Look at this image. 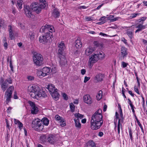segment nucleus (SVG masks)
Here are the masks:
<instances>
[{
  "mask_svg": "<svg viewBox=\"0 0 147 147\" xmlns=\"http://www.w3.org/2000/svg\"><path fill=\"white\" fill-rule=\"evenodd\" d=\"M55 32L53 26L46 24L42 26L40 30L41 33H45L44 35L40 36L39 38L40 42L44 44H49L52 41L53 37V32Z\"/></svg>",
  "mask_w": 147,
  "mask_h": 147,
  "instance_id": "f257e3e1",
  "label": "nucleus"
},
{
  "mask_svg": "<svg viewBox=\"0 0 147 147\" xmlns=\"http://www.w3.org/2000/svg\"><path fill=\"white\" fill-rule=\"evenodd\" d=\"M102 110L100 109L97 110L92 115L91 120V127L93 130L100 128L103 123Z\"/></svg>",
  "mask_w": 147,
  "mask_h": 147,
  "instance_id": "f03ea898",
  "label": "nucleus"
},
{
  "mask_svg": "<svg viewBox=\"0 0 147 147\" xmlns=\"http://www.w3.org/2000/svg\"><path fill=\"white\" fill-rule=\"evenodd\" d=\"M28 91L30 92L29 94L31 97L34 98H37L41 97L45 98L47 95L45 91L40 90L37 86H34L28 87Z\"/></svg>",
  "mask_w": 147,
  "mask_h": 147,
  "instance_id": "7ed1b4c3",
  "label": "nucleus"
},
{
  "mask_svg": "<svg viewBox=\"0 0 147 147\" xmlns=\"http://www.w3.org/2000/svg\"><path fill=\"white\" fill-rule=\"evenodd\" d=\"M34 63L37 66L42 65L43 64V58L42 55L40 54L36 53L33 56Z\"/></svg>",
  "mask_w": 147,
  "mask_h": 147,
  "instance_id": "20e7f679",
  "label": "nucleus"
},
{
  "mask_svg": "<svg viewBox=\"0 0 147 147\" xmlns=\"http://www.w3.org/2000/svg\"><path fill=\"white\" fill-rule=\"evenodd\" d=\"M14 89V87L13 86H10L5 92L4 97L6 98L5 102L7 105H8L9 103L11 102L12 94Z\"/></svg>",
  "mask_w": 147,
  "mask_h": 147,
  "instance_id": "39448f33",
  "label": "nucleus"
},
{
  "mask_svg": "<svg viewBox=\"0 0 147 147\" xmlns=\"http://www.w3.org/2000/svg\"><path fill=\"white\" fill-rule=\"evenodd\" d=\"M32 126L34 129L39 131H42L44 128L43 125L42 124V121L38 119L32 121Z\"/></svg>",
  "mask_w": 147,
  "mask_h": 147,
  "instance_id": "423d86ee",
  "label": "nucleus"
},
{
  "mask_svg": "<svg viewBox=\"0 0 147 147\" xmlns=\"http://www.w3.org/2000/svg\"><path fill=\"white\" fill-rule=\"evenodd\" d=\"M39 1L40 3L39 5L33 10L37 14L40 13L42 10L45 9L47 5L46 0H39Z\"/></svg>",
  "mask_w": 147,
  "mask_h": 147,
  "instance_id": "0eeeda50",
  "label": "nucleus"
},
{
  "mask_svg": "<svg viewBox=\"0 0 147 147\" xmlns=\"http://www.w3.org/2000/svg\"><path fill=\"white\" fill-rule=\"evenodd\" d=\"M50 71L49 69L47 67H44L37 72V76L40 78H42L47 75Z\"/></svg>",
  "mask_w": 147,
  "mask_h": 147,
  "instance_id": "6e6552de",
  "label": "nucleus"
},
{
  "mask_svg": "<svg viewBox=\"0 0 147 147\" xmlns=\"http://www.w3.org/2000/svg\"><path fill=\"white\" fill-rule=\"evenodd\" d=\"M58 47L59 48L57 53L58 57H61L63 56L64 52V50L65 48V44L62 41L58 44Z\"/></svg>",
  "mask_w": 147,
  "mask_h": 147,
  "instance_id": "1a4fd4ad",
  "label": "nucleus"
},
{
  "mask_svg": "<svg viewBox=\"0 0 147 147\" xmlns=\"http://www.w3.org/2000/svg\"><path fill=\"white\" fill-rule=\"evenodd\" d=\"M24 11L26 16L28 18H32L33 16L32 14V10L29 6L26 5L24 7Z\"/></svg>",
  "mask_w": 147,
  "mask_h": 147,
  "instance_id": "9d476101",
  "label": "nucleus"
},
{
  "mask_svg": "<svg viewBox=\"0 0 147 147\" xmlns=\"http://www.w3.org/2000/svg\"><path fill=\"white\" fill-rule=\"evenodd\" d=\"M121 57L120 59L121 60L124 59L127 56L128 54L127 49L124 47H122L121 49Z\"/></svg>",
  "mask_w": 147,
  "mask_h": 147,
  "instance_id": "9b49d317",
  "label": "nucleus"
},
{
  "mask_svg": "<svg viewBox=\"0 0 147 147\" xmlns=\"http://www.w3.org/2000/svg\"><path fill=\"white\" fill-rule=\"evenodd\" d=\"M0 84L2 90L5 91L8 88V84L4 82V80L3 77H1L0 79Z\"/></svg>",
  "mask_w": 147,
  "mask_h": 147,
  "instance_id": "f8f14e48",
  "label": "nucleus"
},
{
  "mask_svg": "<svg viewBox=\"0 0 147 147\" xmlns=\"http://www.w3.org/2000/svg\"><path fill=\"white\" fill-rule=\"evenodd\" d=\"M89 57L88 62L90 64L95 63L98 59V56L96 54H94V55L90 56Z\"/></svg>",
  "mask_w": 147,
  "mask_h": 147,
  "instance_id": "ddd939ff",
  "label": "nucleus"
},
{
  "mask_svg": "<svg viewBox=\"0 0 147 147\" xmlns=\"http://www.w3.org/2000/svg\"><path fill=\"white\" fill-rule=\"evenodd\" d=\"M60 60L59 61V65L61 67H63L67 65V60L65 58L63 55L61 57H59Z\"/></svg>",
  "mask_w": 147,
  "mask_h": 147,
  "instance_id": "4468645a",
  "label": "nucleus"
},
{
  "mask_svg": "<svg viewBox=\"0 0 147 147\" xmlns=\"http://www.w3.org/2000/svg\"><path fill=\"white\" fill-rule=\"evenodd\" d=\"M95 50V48L91 46H89L85 50V54L87 56L90 55Z\"/></svg>",
  "mask_w": 147,
  "mask_h": 147,
  "instance_id": "2eb2a0df",
  "label": "nucleus"
},
{
  "mask_svg": "<svg viewBox=\"0 0 147 147\" xmlns=\"http://www.w3.org/2000/svg\"><path fill=\"white\" fill-rule=\"evenodd\" d=\"M84 102L88 104H91L92 102V101L90 96L89 95H86L84 96Z\"/></svg>",
  "mask_w": 147,
  "mask_h": 147,
  "instance_id": "dca6fc26",
  "label": "nucleus"
},
{
  "mask_svg": "<svg viewBox=\"0 0 147 147\" xmlns=\"http://www.w3.org/2000/svg\"><path fill=\"white\" fill-rule=\"evenodd\" d=\"M57 90V89H56V90H54V91H53V92H51V93H50L53 98L56 100L59 99L60 96V94L58 93Z\"/></svg>",
  "mask_w": 147,
  "mask_h": 147,
  "instance_id": "f3484780",
  "label": "nucleus"
},
{
  "mask_svg": "<svg viewBox=\"0 0 147 147\" xmlns=\"http://www.w3.org/2000/svg\"><path fill=\"white\" fill-rule=\"evenodd\" d=\"M46 88L49 90L50 93L53 92V91H54L56 89L55 88L54 85L51 84H49L47 85Z\"/></svg>",
  "mask_w": 147,
  "mask_h": 147,
  "instance_id": "a211bd4d",
  "label": "nucleus"
},
{
  "mask_svg": "<svg viewBox=\"0 0 147 147\" xmlns=\"http://www.w3.org/2000/svg\"><path fill=\"white\" fill-rule=\"evenodd\" d=\"M8 27L9 28V37L11 40H12L14 39V34L13 32L12 27L11 25H9L8 26Z\"/></svg>",
  "mask_w": 147,
  "mask_h": 147,
  "instance_id": "6ab92c4d",
  "label": "nucleus"
},
{
  "mask_svg": "<svg viewBox=\"0 0 147 147\" xmlns=\"http://www.w3.org/2000/svg\"><path fill=\"white\" fill-rule=\"evenodd\" d=\"M103 75L101 73L97 74L95 78V80L98 82L102 81L103 80Z\"/></svg>",
  "mask_w": 147,
  "mask_h": 147,
  "instance_id": "aec40b11",
  "label": "nucleus"
},
{
  "mask_svg": "<svg viewBox=\"0 0 147 147\" xmlns=\"http://www.w3.org/2000/svg\"><path fill=\"white\" fill-rule=\"evenodd\" d=\"M95 46L96 47L102 48L103 46L102 43L100 40L94 41L93 43Z\"/></svg>",
  "mask_w": 147,
  "mask_h": 147,
  "instance_id": "412c9836",
  "label": "nucleus"
},
{
  "mask_svg": "<svg viewBox=\"0 0 147 147\" xmlns=\"http://www.w3.org/2000/svg\"><path fill=\"white\" fill-rule=\"evenodd\" d=\"M52 15L55 18H58L60 16V12L57 9H55L53 11Z\"/></svg>",
  "mask_w": 147,
  "mask_h": 147,
  "instance_id": "4be33fe9",
  "label": "nucleus"
},
{
  "mask_svg": "<svg viewBox=\"0 0 147 147\" xmlns=\"http://www.w3.org/2000/svg\"><path fill=\"white\" fill-rule=\"evenodd\" d=\"M55 136L53 135H49L47 138V140L51 144H53L54 143Z\"/></svg>",
  "mask_w": 147,
  "mask_h": 147,
  "instance_id": "5701e85b",
  "label": "nucleus"
},
{
  "mask_svg": "<svg viewBox=\"0 0 147 147\" xmlns=\"http://www.w3.org/2000/svg\"><path fill=\"white\" fill-rule=\"evenodd\" d=\"M75 46L77 48H81L82 46V43L80 40L77 39L75 42Z\"/></svg>",
  "mask_w": 147,
  "mask_h": 147,
  "instance_id": "b1692460",
  "label": "nucleus"
},
{
  "mask_svg": "<svg viewBox=\"0 0 147 147\" xmlns=\"http://www.w3.org/2000/svg\"><path fill=\"white\" fill-rule=\"evenodd\" d=\"M74 120L75 123V126L78 128L80 129L81 127V124L80 122L79 119H74Z\"/></svg>",
  "mask_w": 147,
  "mask_h": 147,
  "instance_id": "393cba45",
  "label": "nucleus"
},
{
  "mask_svg": "<svg viewBox=\"0 0 147 147\" xmlns=\"http://www.w3.org/2000/svg\"><path fill=\"white\" fill-rule=\"evenodd\" d=\"M40 121H42V123H43V124L47 126L49 123V120L46 117H44Z\"/></svg>",
  "mask_w": 147,
  "mask_h": 147,
  "instance_id": "a878e982",
  "label": "nucleus"
},
{
  "mask_svg": "<svg viewBox=\"0 0 147 147\" xmlns=\"http://www.w3.org/2000/svg\"><path fill=\"white\" fill-rule=\"evenodd\" d=\"M102 90H99L98 93V94L96 96V97L98 100H100L102 98Z\"/></svg>",
  "mask_w": 147,
  "mask_h": 147,
  "instance_id": "bb28decb",
  "label": "nucleus"
},
{
  "mask_svg": "<svg viewBox=\"0 0 147 147\" xmlns=\"http://www.w3.org/2000/svg\"><path fill=\"white\" fill-rule=\"evenodd\" d=\"M31 113L33 114H37L38 111V108L37 107H35L34 108H32L31 110Z\"/></svg>",
  "mask_w": 147,
  "mask_h": 147,
  "instance_id": "cd10ccee",
  "label": "nucleus"
},
{
  "mask_svg": "<svg viewBox=\"0 0 147 147\" xmlns=\"http://www.w3.org/2000/svg\"><path fill=\"white\" fill-rule=\"evenodd\" d=\"M39 5L37 2H34L32 3L30 5L31 9L32 11L37 7Z\"/></svg>",
  "mask_w": 147,
  "mask_h": 147,
  "instance_id": "c85d7f7f",
  "label": "nucleus"
},
{
  "mask_svg": "<svg viewBox=\"0 0 147 147\" xmlns=\"http://www.w3.org/2000/svg\"><path fill=\"white\" fill-rule=\"evenodd\" d=\"M126 33L130 39H131L133 38L134 33L131 31H128V30H127Z\"/></svg>",
  "mask_w": 147,
  "mask_h": 147,
  "instance_id": "c756f323",
  "label": "nucleus"
},
{
  "mask_svg": "<svg viewBox=\"0 0 147 147\" xmlns=\"http://www.w3.org/2000/svg\"><path fill=\"white\" fill-rule=\"evenodd\" d=\"M4 82L9 84H12L13 82L12 79L10 76H9L8 78L4 80Z\"/></svg>",
  "mask_w": 147,
  "mask_h": 147,
  "instance_id": "7c9ffc66",
  "label": "nucleus"
},
{
  "mask_svg": "<svg viewBox=\"0 0 147 147\" xmlns=\"http://www.w3.org/2000/svg\"><path fill=\"white\" fill-rule=\"evenodd\" d=\"M22 2H23L22 1V0H19L17 1L16 5H17V7L20 9H21L22 8Z\"/></svg>",
  "mask_w": 147,
  "mask_h": 147,
  "instance_id": "2f4dec72",
  "label": "nucleus"
},
{
  "mask_svg": "<svg viewBox=\"0 0 147 147\" xmlns=\"http://www.w3.org/2000/svg\"><path fill=\"white\" fill-rule=\"evenodd\" d=\"M88 145L92 147H96L94 142L92 140L89 141L88 143Z\"/></svg>",
  "mask_w": 147,
  "mask_h": 147,
  "instance_id": "473e14b6",
  "label": "nucleus"
},
{
  "mask_svg": "<svg viewBox=\"0 0 147 147\" xmlns=\"http://www.w3.org/2000/svg\"><path fill=\"white\" fill-rule=\"evenodd\" d=\"M134 117L135 119H136L138 124L139 126L140 127V128L142 129V131L143 130V129L142 125L140 123V122L139 120L138 119L136 115H135Z\"/></svg>",
  "mask_w": 147,
  "mask_h": 147,
  "instance_id": "72a5a7b5",
  "label": "nucleus"
},
{
  "mask_svg": "<svg viewBox=\"0 0 147 147\" xmlns=\"http://www.w3.org/2000/svg\"><path fill=\"white\" fill-rule=\"evenodd\" d=\"M30 38L31 40H33L34 37V33L32 32H30L29 33Z\"/></svg>",
  "mask_w": 147,
  "mask_h": 147,
  "instance_id": "f704fd0d",
  "label": "nucleus"
},
{
  "mask_svg": "<svg viewBox=\"0 0 147 147\" xmlns=\"http://www.w3.org/2000/svg\"><path fill=\"white\" fill-rule=\"evenodd\" d=\"M40 139L43 141L46 142L47 139V138L46 135H42L40 137Z\"/></svg>",
  "mask_w": 147,
  "mask_h": 147,
  "instance_id": "c9c22d12",
  "label": "nucleus"
},
{
  "mask_svg": "<svg viewBox=\"0 0 147 147\" xmlns=\"http://www.w3.org/2000/svg\"><path fill=\"white\" fill-rule=\"evenodd\" d=\"M69 106L71 112H74L75 110V106L72 103H70Z\"/></svg>",
  "mask_w": 147,
  "mask_h": 147,
  "instance_id": "e433bc0d",
  "label": "nucleus"
},
{
  "mask_svg": "<svg viewBox=\"0 0 147 147\" xmlns=\"http://www.w3.org/2000/svg\"><path fill=\"white\" fill-rule=\"evenodd\" d=\"M28 103L29 105L32 108H34V107L36 106L35 103L33 102H32L31 101H28Z\"/></svg>",
  "mask_w": 147,
  "mask_h": 147,
  "instance_id": "4c0bfd02",
  "label": "nucleus"
},
{
  "mask_svg": "<svg viewBox=\"0 0 147 147\" xmlns=\"http://www.w3.org/2000/svg\"><path fill=\"white\" fill-rule=\"evenodd\" d=\"M75 116L78 118H80L82 119L83 117V115L80 114L79 113H76L75 114Z\"/></svg>",
  "mask_w": 147,
  "mask_h": 147,
  "instance_id": "58836bf2",
  "label": "nucleus"
},
{
  "mask_svg": "<svg viewBox=\"0 0 147 147\" xmlns=\"http://www.w3.org/2000/svg\"><path fill=\"white\" fill-rule=\"evenodd\" d=\"M136 28H139L142 30L145 28V26L141 24H139L137 26Z\"/></svg>",
  "mask_w": 147,
  "mask_h": 147,
  "instance_id": "ea45409f",
  "label": "nucleus"
},
{
  "mask_svg": "<svg viewBox=\"0 0 147 147\" xmlns=\"http://www.w3.org/2000/svg\"><path fill=\"white\" fill-rule=\"evenodd\" d=\"M55 118L56 120L57 121H60L61 120L63 119V118L62 117H61L58 115H55Z\"/></svg>",
  "mask_w": 147,
  "mask_h": 147,
  "instance_id": "a19ab883",
  "label": "nucleus"
},
{
  "mask_svg": "<svg viewBox=\"0 0 147 147\" xmlns=\"http://www.w3.org/2000/svg\"><path fill=\"white\" fill-rule=\"evenodd\" d=\"M129 132L130 138L131 140L132 141L133 140V138L132 136V133L131 131V129L129 128Z\"/></svg>",
  "mask_w": 147,
  "mask_h": 147,
  "instance_id": "79ce46f5",
  "label": "nucleus"
},
{
  "mask_svg": "<svg viewBox=\"0 0 147 147\" xmlns=\"http://www.w3.org/2000/svg\"><path fill=\"white\" fill-rule=\"evenodd\" d=\"M60 125L62 127H63L66 125V124L63 119L60 121Z\"/></svg>",
  "mask_w": 147,
  "mask_h": 147,
  "instance_id": "37998d69",
  "label": "nucleus"
},
{
  "mask_svg": "<svg viewBox=\"0 0 147 147\" xmlns=\"http://www.w3.org/2000/svg\"><path fill=\"white\" fill-rule=\"evenodd\" d=\"M121 41H122L126 45H128V44L127 42V40L125 39L124 37L121 38Z\"/></svg>",
  "mask_w": 147,
  "mask_h": 147,
  "instance_id": "c03bdc74",
  "label": "nucleus"
},
{
  "mask_svg": "<svg viewBox=\"0 0 147 147\" xmlns=\"http://www.w3.org/2000/svg\"><path fill=\"white\" fill-rule=\"evenodd\" d=\"M62 96L64 99L65 100H67L68 99L67 95L65 93H64L62 94Z\"/></svg>",
  "mask_w": 147,
  "mask_h": 147,
  "instance_id": "a18cd8bd",
  "label": "nucleus"
},
{
  "mask_svg": "<svg viewBox=\"0 0 147 147\" xmlns=\"http://www.w3.org/2000/svg\"><path fill=\"white\" fill-rule=\"evenodd\" d=\"M121 125L120 123L119 122V120L118 121V124L117 125V130L118 132V134L119 135L120 132V125Z\"/></svg>",
  "mask_w": 147,
  "mask_h": 147,
  "instance_id": "49530a36",
  "label": "nucleus"
},
{
  "mask_svg": "<svg viewBox=\"0 0 147 147\" xmlns=\"http://www.w3.org/2000/svg\"><path fill=\"white\" fill-rule=\"evenodd\" d=\"M9 66L10 67L11 70L13 72V67L12 65V62L11 60L9 61Z\"/></svg>",
  "mask_w": 147,
  "mask_h": 147,
  "instance_id": "de8ad7c7",
  "label": "nucleus"
},
{
  "mask_svg": "<svg viewBox=\"0 0 147 147\" xmlns=\"http://www.w3.org/2000/svg\"><path fill=\"white\" fill-rule=\"evenodd\" d=\"M121 65L122 66V67L124 68L127 67V65H128L127 63H126L124 61H122L121 62Z\"/></svg>",
  "mask_w": 147,
  "mask_h": 147,
  "instance_id": "09e8293b",
  "label": "nucleus"
},
{
  "mask_svg": "<svg viewBox=\"0 0 147 147\" xmlns=\"http://www.w3.org/2000/svg\"><path fill=\"white\" fill-rule=\"evenodd\" d=\"M97 55L98 56V55H99V57H100V55H101V56L100 57V58H104L105 56L104 54L103 53L102 51L101 52H100L99 54H98Z\"/></svg>",
  "mask_w": 147,
  "mask_h": 147,
  "instance_id": "8fccbe9b",
  "label": "nucleus"
},
{
  "mask_svg": "<svg viewBox=\"0 0 147 147\" xmlns=\"http://www.w3.org/2000/svg\"><path fill=\"white\" fill-rule=\"evenodd\" d=\"M4 24V21L2 19H0V26H3Z\"/></svg>",
  "mask_w": 147,
  "mask_h": 147,
  "instance_id": "3c124183",
  "label": "nucleus"
},
{
  "mask_svg": "<svg viewBox=\"0 0 147 147\" xmlns=\"http://www.w3.org/2000/svg\"><path fill=\"white\" fill-rule=\"evenodd\" d=\"M18 124L19 128L20 129H21L23 127V124L20 121L18 122Z\"/></svg>",
  "mask_w": 147,
  "mask_h": 147,
  "instance_id": "603ef678",
  "label": "nucleus"
},
{
  "mask_svg": "<svg viewBox=\"0 0 147 147\" xmlns=\"http://www.w3.org/2000/svg\"><path fill=\"white\" fill-rule=\"evenodd\" d=\"M90 78L89 77H87V76H85L84 78V82L86 83L90 79Z\"/></svg>",
  "mask_w": 147,
  "mask_h": 147,
  "instance_id": "864d4df0",
  "label": "nucleus"
},
{
  "mask_svg": "<svg viewBox=\"0 0 147 147\" xmlns=\"http://www.w3.org/2000/svg\"><path fill=\"white\" fill-rule=\"evenodd\" d=\"M139 13H133L131 15L130 17L131 18H133L136 17L137 15H138Z\"/></svg>",
  "mask_w": 147,
  "mask_h": 147,
  "instance_id": "5fc2aeb1",
  "label": "nucleus"
},
{
  "mask_svg": "<svg viewBox=\"0 0 147 147\" xmlns=\"http://www.w3.org/2000/svg\"><path fill=\"white\" fill-rule=\"evenodd\" d=\"M131 109L132 110V111L134 115V116H135V115H136L135 114V110L134 109V108H135L134 107V105L132 106H131Z\"/></svg>",
  "mask_w": 147,
  "mask_h": 147,
  "instance_id": "6e6d98bb",
  "label": "nucleus"
},
{
  "mask_svg": "<svg viewBox=\"0 0 147 147\" xmlns=\"http://www.w3.org/2000/svg\"><path fill=\"white\" fill-rule=\"evenodd\" d=\"M28 79L29 80H34V78L31 76H29L27 77Z\"/></svg>",
  "mask_w": 147,
  "mask_h": 147,
  "instance_id": "4d7b16f0",
  "label": "nucleus"
},
{
  "mask_svg": "<svg viewBox=\"0 0 147 147\" xmlns=\"http://www.w3.org/2000/svg\"><path fill=\"white\" fill-rule=\"evenodd\" d=\"M134 90L138 94H139L140 93L138 90V88L137 87H136V86H135L134 87Z\"/></svg>",
  "mask_w": 147,
  "mask_h": 147,
  "instance_id": "13d9d810",
  "label": "nucleus"
},
{
  "mask_svg": "<svg viewBox=\"0 0 147 147\" xmlns=\"http://www.w3.org/2000/svg\"><path fill=\"white\" fill-rule=\"evenodd\" d=\"M86 72V70L84 69H82L81 70V74L84 75Z\"/></svg>",
  "mask_w": 147,
  "mask_h": 147,
  "instance_id": "bf43d9fd",
  "label": "nucleus"
},
{
  "mask_svg": "<svg viewBox=\"0 0 147 147\" xmlns=\"http://www.w3.org/2000/svg\"><path fill=\"white\" fill-rule=\"evenodd\" d=\"M146 18L145 17H142L141 19H140L139 20H138L139 21V22H140L141 21H144L145 20H146Z\"/></svg>",
  "mask_w": 147,
  "mask_h": 147,
  "instance_id": "052dcab7",
  "label": "nucleus"
},
{
  "mask_svg": "<svg viewBox=\"0 0 147 147\" xmlns=\"http://www.w3.org/2000/svg\"><path fill=\"white\" fill-rule=\"evenodd\" d=\"M13 98L15 99H17L18 98V97L17 96V93L16 91L14 92V94L13 96Z\"/></svg>",
  "mask_w": 147,
  "mask_h": 147,
  "instance_id": "680f3d73",
  "label": "nucleus"
},
{
  "mask_svg": "<svg viewBox=\"0 0 147 147\" xmlns=\"http://www.w3.org/2000/svg\"><path fill=\"white\" fill-rule=\"evenodd\" d=\"M128 103H129V104L130 107L133 105V104L132 103L131 101V100L129 98L128 99Z\"/></svg>",
  "mask_w": 147,
  "mask_h": 147,
  "instance_id": "e2e57ef3",
  "label": "nucleus"
},
{
  "mask_svg": "<svg viewBox=\"0 0 147 147\" xmlns=\"http://www.w3.org/2000/svg\"><path fill=\"white\" fill-rule=\"evenodd\" d=\"M19 121H20L18 119H14V122L15 124H18Z\"/></svg>",
  "mask_w": 147,
  "mask_h": 147,
  "instance_id": "0e129e2a",
  "label": "nucleus"
},
{
  "mask_svg": "<svg viewBox=\"0 0 147 147\" xmlns=\"http://www.w3.org/2000/svg\"><path fill=\"white\" fill-rule=\"evenodd\" d=\"M106 18V17H105V16L102 17L99 19V21H105V20Z\"/></svg>",
  "mask_w": 147,
  "mask_h": 147,
  "instance_id": "69168bd1",
  "label": "nucleus"
},
{
  "mask_svg": "<svg viewBox=\"0 0 147 147\" xmlns=\"http://www.w3.org/2000/svg\"><path fill=\"white\" fill-rule=\"evenodd\" d=\"M103 5V4L102 3L101 5H99L96 8H95L94 9V10H96L99 9L101 8V7Z\"/></svg>",
  "mask_w": 147,
  "mask_h": 147,
  "instance_id": "338daca9",
  "label": "nucleus"
},
{
  "mask_svg": "<svg viewBox=\"0 0 147 147\" xmlns=\"http://www.w3.org/2000/svg\"><path fill=\"white\" fill-rule=\"evenodd\" d=\"M105 21H101V22H97L96 24H98L101 25L105 22Z\"/></svg>",
  "mask_w": 147,
  "mask_h": 147,
  "instance_id": "774afa93",
  "label": "nucleus"
}]
</instances>
